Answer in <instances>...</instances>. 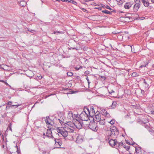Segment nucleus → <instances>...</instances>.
I'll use <instances>...</instances> for the list:
<instances>
[{"label": "nucleus", "mask_w": 154, "mask_h": 154, "mask_svg": "<svg viewBox=\"0 0 154 154\" xmlns=\"http://www.w3.org/2000/svg\"><path fill=\"white\" fill-rule=\"evenodd\" d=\"M119 131L116 127L115 126H111L109 130L106 131V134L109 136H116L119 134Z\"/></svg>", "instance_id": "obj_1"}, {"label": "nucleus", "mask_w": 154, "mask_h": 154, "mask_svg": "<svg viewBox=\"0 0 154 154\" xmlns=\"http://www.w3.org/2000/svg\"><path fill=\"white\" fill-rule=\"evenodd\" d=\"M88 112L84 111L82 112L79 115V118L82 121H88L89 117Z\"/></svg>", "instance_id": "obj_2"}, {"label": "nucleus", "mask_w": 154, "mask_h": 154, "mask_svg": "<svg viewBox=\"0 0 154 154\" xmlns=\"http://www.w3.org/2000/svg\"><path fill=\"white\" fill-rule=\"evenodd\" d=\"M86 128H89L90 129L92 130L96 131L97 130V128L96 123L94 122H91L90 123L86 124Z\"/></svg>", "instance_id": "obj_3"}, {"label": "nucleus", "mask_w": 154, "mask_h": 154, "mask_svg": "<svg viewBox=\"0 0 154 154\" xmlns=\"http://www.w3.org/2000/svg\"><path fill=\"white\" fill-rule=\"evenodd\" d=\"M57 131L59 135H62L63 137H66L68 135L64 128L63 129H62L59 128H57Z\"/></svg>", "instance_id": "obj_4"}, {"label": "nucleus", "mask_w": 154, "mask_h": 154, "mask_svg": "<svg viewBox=\"0 0 154 154\" xmlns=\"http://www.w3.org/2000/svg\"><path fill=\"white\" fill-rule=\"evenodd\" d=\"M152 81L150 79H147L143 80V85L145 89H147L150 86Z\"/></svg>", "instance_id": "obj_5"}, {"label": "nucleus", "mask_w": 154, "mask_h": 154, "mask_svg": "<svg viewBox=\"0 0 154 154\" xmlns=\"http://www.w3.org/2000/svg\"><path fill=\"white\" fill-rule=\"evenodd\" d=\"M45 121L46 124L48 125L52 126L54 124V122L52 120V117H51L49 116L46 117V119H45Z\"/></svg>", "instance_id": "obj_6"}, {"label": "nucleus", "mask_w": 154, "mask_h": 154, "mask_svg": "<svg viewBox=\"0 0 154 154\" xmlns=\"http://www.w3.org/2000/svg\"><path fill=\"white\" fill-rule=\"evenodd\" d=\"M137 2L134 5L133 7V12H137L140 6V2L139 0H136Z\"/></svg>", "instance_id": "obj_7"}, {"label": "nucleus", "mask_w": 154, "mask_h": 154, "mask_svg": "<svg viewBox=\"0 0 154 154\" xmlns=\"http://www.w3.org/2000/svg\"><path fill=\"white\" fill-rule=\"evenodd\" d=\"M86 109H87V112L89 116L93 117L94 116V114L95 112L93 106H91L90 110L88 108H86Z\"/></svg>", "instance_id": "obj_8"}, {"label": "nucleus", "mask_w": 154, "mask_h": 154, "mask_svg": "<svg viewBox=\"0 0 154 154\" xmlns=\"http://www.w3.org/2000/svg\"><path fill=\"white\" fill-rule=\"evenodd\" d=\"M55 143V145L56 148H60V146L62 144V141L58 139H54Z\"/></svg>", "instance_id": "obj_9"}, {"label": "nucleus", "mask_w": 154, "mask_h": 154, "mask_svg": "<svg viewBox=\"0 0 154 154\" xmlns=\"http://www.w3.org/2000/svg\"><path fill=\"white\" fill-rule=\"evenodd\" d=\"M48 128H50V129L47 130L46 136L50 138H53L54 137L52 135V131L51 129H52V128L49 127H48Z\"/></svg>", "instance_id": "obj_10"}, {"label": "nucleus", "mask_w": 154, "mask_h": 154, "mask_svg": "<svg viewBox=\"0 0 154 154\" xmlns=\"http://www.w3.org/2000/svg\"><path fill=\"white\" fill-rule=\"evenodd\" d=\"M116 139L113 140L112 139H110L109 141V145L111 146H113L116 145L117 146V144L116 143Z\"/></svg>", "instance_id": "obj_11"}, {"label": "nucleus", "mask_w": 154, "mask_h": 154, "mask_svg": "<svg viewBox=\"0 0 154 154\" xmlns=\"http://www.w3.org/2000/svg\"><path fill=\"white\" fill-rule=\"evenodd\" d=\"M68 134L69 133H73L74 132V130L73 128L71 126H70V127H65L64 128Z\"/></svg>", "instance_id": "obj_12"}, {"label": "nucleus", "mask_w": 154, "mask_h": 154, "mask_svg": "<svg viewBox=\"0 0 154 154\" xmlns=\"http://www.w3.org/2000/svg\"><path fill=\"white\" fill-rule=\"evenodd\" d=\"M78 125H75V126L78 129H81L82 127V126H84V127H86L85 126L86 125V124H85V123H81L79 122H78Z\"/></svg>", "instance_id": "obj_13"}, {"label": "nucleus", "mask_w": 154, "mask_h": 154, "mask_svg": "<svg viewBox=\"0 0 154 154\" xmlns=\"http://www.w3.org/2000/svg\"><path fill=\"white\" fill-rule=\"evenodd\" d=\"M141 1L145 7H148L149 6V3L148 0H141Z\"/></svg>", "instance_id": "obj_14"}, {"label": "nucleus", "mask_w": 154, "mask_h": 154, "mask_svg": "<svg viewBox=\"0 0 154 154\" xmlns=\"http://www.w3.org/2000/svg\"><path fill=\"white\" fill-rule=\"evenodd\" d=\"M132 4L130 2H127L124 5V7L126 9H128L131 7Z\"/></svg>", "instance_id": "obj_15"}, {"label": "nucleus", "mask_w": 154, "mask_h": 154, "mask_svg": "<svg viewBox=\"0 0 154 154\" xmlns=\"http://www.w3.org/2000/svg\"><path fill=\"white\" fill-rule=\"evenodd\" d=\"M103 113L102 115L105 116H107L108 117H109V114L107 112V111H106L105 109H104L103 110H102Z\"/></svg>", "instance_id": "obj_16"}, {"label": "nucleus", "mask_w": 154, "mask_h": 154, "mask_svg": "<svg viewBox=\"0 0 154 154\" xmlns=\"http://www.w3.org/2000/svg\"><path fill=\"white\" fill-rule=\"evenodd\" d=\"M135 151L137 154H140L141 153V149L140 147H136L135 148Z\"/></svg>", "instance_id": "obj_17"}, {"label": "nucleus", "mask_w": 154, "mask_h": 154, "mask_svg": "<svg viewBox=\"0 0 154 154\" xmlns=\"http://www.w3.org/2000/svg\"><path fill=\"white\" fill-rule=\"evenodd\" d=\"M19 4L20 6L23 7L26 5V3L24 1H22L19 2Z\"/></svg>", "instance_id": "obj_18"}, {"label": "nucleus", "mask_w": 154, "mask_h": 154, "mask_svg": "<svg viewBox=\"0 0 154 154\" xmlns=\"http://www.w3.org/2000/svg\"><path fill=\"white\" fill-rule=\"evenodd\" d=\"M117 105V102L116 101H113L112 102L111 108V109H113L116 108Z\"/></svg>", "instance_id": "obj_19"}, {"label": "nucleus", "mask_w": 154, "mask_h": 154, "mask_svg": "<svg viewBox=\"0 0 154 154\" xmlns=\"http://www.w3.org/2000/svg\"><path fill=\"white\" fill-rule=\"evenodd\" d=\"M100 116V115L95 116V117L96 119V121H100L101 119Z\"/></svg>", "instance_id": "obj_20"}, {"label": "nucleus", "mask_w": 154, "mask_h": 154, "mask_svg": "<svg viewBox=\"0 0 154 154\" xmlns=\"http://www.w3.org/2000/svg\"><path fill=\"white\" fill-rule=\"evenodd\" d=\"M104 120V119L101 120L100 119V121H98L99 122V124L101 125H104L105 123Z\"/></svg>", "instance_id": "obj_21"}, {"label": "nucleus", "mask_w": 154, "mask_h": 154, "mask_svg": "<svg viewBox=\"0 0 154 154\" xmlns=\"http://www.w3.org/2000/svg\"><path fill=\"white\" fill-rule=\"evenodd\" d=\"M116 143L117 144V146H118L119 147L122 146L123 144V143L122 142H116Z\"/></svg>", "instance_id": "obj_22"}, {"label": "nucleus", "mask_w": 154, "mask_h": 154, "mask_svg": "<svg viewBox=\"0 0 154 154\" xmlns=\"http://www.w3.org/2000/svg\"><path fill=\"white\" fill-rule=\"evenodd\" d=\"M71 125H72V122H67V123H66V127H70V126H71Z\"/></svg>", "instance_id": "obj_23"}, {"label": "nucleus", "mask_w": 154, "mask_h": 154, "mask_svg": "<svg viewBox=\"0 0 154 154\" xmlns=\"http://www.w3.org/2000/svg\"><path fill=\"white\" fill-rule=\"evenodd\" d=\"M139 75L136 72H134L132 73L131 76L133 77H136L138 76Z\"/></svg>", "instance_id": "obj_24"}, {"label": "nucleus", "mask_w": 154, "mask_h": 154, "mask_svg": "<svg viewBox=\"0 0 154 154\" xmlns=\"http://www.w3.org/2000/svg\"><path fill=\"white\" fill-rule=\"evenodd\" d=\"M102 12L103 13H105V14H111L112 12H110L109 11L106 10H104L102 11Z\"/></svg>", "instance_id": "obj_25"}, {"label": "nucleus", "mask_w": 154, "mask_h": 154, "mask_svg": "<svg viewBox=\"0 0 154 154\" xmlns=\"http://www.w3.org/2000/svg\"><path fill=\"white\" fill-rule=\"evenodd\" d=\"M82 141V140L81 139H79L78 137H77L76 140V142L77 143H80Z\"/></svg>", "instance_id": "obj_26"}, {"label": "nucleus", "mask_w": 154, "mask_h": 154, "mask_svg": "<svg viewBox=\"0 0 154 154\" xmlns=\"http://www.w3.org/2000/svg\"><path fill=\"white\" fill-rule=\"evenodd\" d=\"M68 114L69 116V117L70 118H71V117H72V118L73 117V113L72 111H69L68 112Z\"/></svg>", "instance_id": "obj_27"}, {"label": "nucleus", "mask_w": 154, "mask_h": 154, "mask_svg": "<svg viewBox=\"0 0 154 154\" xmlns=\"http://www.w3.org/2000/svg\"><path fill=\"white\" fill-rule=\"evenodd\" d=\"M149 62H146V63H145L144 64L141 65L140 66V68H142L143 67H145L148 64V63Z\"/></svg>", "instance_id": "obj_28"}, {"label": "nucleus", "mask_w": 154, "mask_h": 154, "mask_svg": "<svg viewBox=\"0 0 154 154\" xmlns=\"http://www.w3.org/2000/svg\"><path fill=\"white\" fill-rule=\"evenodd\" d=\"M130 146H126L124 145V147L127 150H129L130 149Z\"/></svg>", "instance_id": "obj_29"}, {"label": "nucleus", "mask_w": 154, "mask_h": 154, "mask_svg": "<svg viewBox=\"0 0 154 154\" xmlns=\"http://www.w3.org/2000/svg\"><path fill=\"white\" fill-rule=\"evenodd\" d=\"M115 120L114 119H112L110 122H108L111 125H113L115 123Z\"/></svg>", "instance_id": "obj_30"}, {"label": "nucleus", "mask_w": 154, "mask_h": 154, "mask_svg": "<svg viewBox=\"0 0 154 154\" xmlns=\"http://www.w3.org/2000/svg\"><path fill=\"white\" fill-rule=\"evenodd\" d=\"M67 75L69 76H71L73 75V73L71 72H68L67 73Z\"/></svg>", "instance_id": "obj_31"}, {"label": "nucleus", "mask_w": 154, "mask_h": 154, "mask_svg": "<svg viewBox=\"0 0 154 154\" xmlns=\"http://www.w3.org/2000/svg\"><path fill=\"white\" fill-rule=\"evenodd\" d=\"M63 32L62 31H54L53 32L54 34H61Z\"/></svg>", "instance_id": "obj_32"}, {"label": "nucleus", "mask_w": 154, "mask_h": 154, "mask_svg": "<svg viewBox=\"0 0 154 154\" xmlns=\"http://www.w3.org/2000/svg\"><path fill=\"white\" fill-rule=\"evenodd\" d=\"M72 2H70L72 3L74 5H77V3L75 1H74L73 0H72Z\"/></svg>", "instance_id": "obj_33"}, {"label": "nucleus", "mask_w": 154, "mask_h": 154, "mask_svg": "<svg viewBox=\"0 0 154 154\" xmlns=\"http://www.w3.org/2000/svg\"><path fill=\"white\" fill-rule=\"evenodd\" d=\"M99 115H100L99 112L98 111H97L96 112H95L94 114V116H96Z\"/></svg>", "instance_id": "obj_34"}, {"label": "nucleus", "mask_w": 154, "mask_h": 154, "mask_svg": "<svg viewBox=\"0 0 154 154\" xmlns=\"http://www.w3.org/2000/svg\"><path fill=\"white\" fill-rule=\"evenodd\" d=\"M21 104H16V105H12V106H16V107H18L19 106H21Z\"/></svg>", "instance_id": "obj_35"}, {"label": "nucleus", "mask_w": 154, "mask_h": 154, "mask_svg": "<svg viewBox=\"0 0 154 154\" xmlns=\"http://www.w3.org/2000/svg\"><path fill=\"white\" fill-rule=\"evenodd\" d=\"M68 49H69V50L76 49V50H77L78 49L77 48H75V47H74V48L71 47V48H68Z\"/></svg>", "instance_id": "obj_36"}, {"label": "nucleus", "mask_w": 154, "mask_h": 154, "mask_svg": "<svg viewBox=\"0 0 154 154\" xmlns=\"http://www.w3.org/2000/svg\"><path fill=\"white\" fill-rule=\"evenodd\" d=\"M12 102L11 101H9L8 103L7 104L8 105H11L12 104Z\"/></svg>", "instance_id": "obj_37"}, {"label": "nucleus", "mask_w": 154, "mask_h": 154, "mask_svg": "<svg viewBox=\"0 0 154 154\" xmlns=\"http://www.w3.org/2000/svg\"><path fill=\"white\" fill-rule=\"evenodd\" d=\"M72 0H65V2H72Z\"/></svg>", "instance_id": "obj_38"}, {"label": "nucleus", "mask_w": 154, "mask_h": 154, "mask_svg": "<svg viewBox=\"0 0 154 154\" xmlns=\"http://www.w3.org/2000/svg\"><path fill=\"white\" fill-rule=\"evenodd\" d=\"M82 68V66H80V67L79 68H77V67L75 69H76V70H79L80 68Z\"/></svg>", "instance_id": "obj_39"}, {"label": "nucleus", "mask_w": 154, "mask_h": 154, "mask_svg": "<svg viewBox=\"0 0 154 154\" xmlns=\"http://www.w3.org/2000/svg\"><path fill=\"white\" fill-rule=\"evenodd\" d=\"M106 8L109 9H111V8H110V7L109 6H107L106 7Z\"/></svg>", "instance_id": "obj_40"}, {"label": "nucleus", "mask_w": 154, "mask_h": 154, "mask_svg": "<svg viewBox=\"0 0 154 154\" xmlns=\"http://www.w3.org/2000/svg\"><path fill=\"white\" fill-rule=\"evenodd\" d=\"M58 120H59L60 123V124H62V123H63L62 121L60 119H59Z\"/></svg>", "instance_id": "obj_41"}, {"label": "nucleus", "mask_w": 154, "mask_h": 154, "mask_svg": "<svg viewBox=\"0 0 154 154\" xmlns=\"http://www.w3.org/2000/svg\"><path fill=\"white\" fill-rule=\"evenodd\" d=\"M10 106H6V110H7L9 109L10 108Z\"/></svg>", "instance_id": "obj_42"}, {"label": "nucleus", "mask_w": 154, "mask_h": 154, "mask_svg": "<svg viewBox=\"0 0 154 154\" xmlns=\"http://www.w3.org/2000/svg\"><path fill=\"white\" fill-rule=\"evenodd\" d=\"M112 92H114L113 90H111L110 91H109V93L111 94Z\"/></svg>", "instance_id": "obj_43"}, {"label": "nucleus", "mask_w": 154, "mask_h": 154, "mask_svg": "<svg viewBox=\"0 0 154 154\" xmlns=\"http://www.w3.org/2000/svg\"><path fill=\"white\" fill-rule=\"evenodd\" d=\"M76 92H77V91H72L71 93L72 94H74V93H76Z\"/></svg>", "instance_id": "obj_44"}, {"label": "nucleus", "mask_w": 154, "mask_h": 154, "mask_svg": "<svg viewBox=\"0 0 154 154\" xmlns=\"http://www.w3.org/2000/svg\"><path fill=\"white\" fill-rule=\"evenodd\" d=\"M151 114H154V111H151Z\"/></svg>", "instance_id": "obj_45"}, {"label": "nucleus", "mask_w": 154, "mask_h": 154, "mask_svg": "<svg viewBox=\"0 0 154 154\" xmlns=\"http://www.w3.org/2000/svg\"><path fill=\"white\" fill-rule=\"evenodd\" d=\"M17 152L18 153H19L20 152V151H19L18 149V148L17 149Z\"/></svg>", "instance_id": "obj_46"}, {"label": "nucleus", "mask_w": 154, "mask_h": 154, "mask_svg": "<svg viewBox=\"0 0 154 154\" xmlns=\"http://www.w3.org/2000/svg\"><path fill=\"white\" fill-rule=\"evenodd\" d=\"M86 79L88 81L89 79H88V76L86 78Z\"/></svg>", "instance_id": "obj_47"}, {"label": "nucleus", "mask_w": 154, "mask_h": 154, "mask_svg": "<svg viewBox=\"0 0 154 154\" xmlns=\"http://www.w3.org/2000/svg\"><path fill=\"white\" fill-rule=\"evenodd\" d=\"M93 1V0H87L86 2H89V1Z\"/></svg>", "instance_id": "obj_48"}, {"label": "nucleus", "mask_w": 154, "mask_h": 154, "mask_svg": "<svg viewBox=\"0 0 154 154\" xmlns=\"http://www.w3.org/2000/svg\"><path fill=\"white\" fill-rule=\"evenodd\" d=\"M151 0V2L152 3H154V0Z\"/></svg>", "instance_id": "obj_49"}, {"label": "nucleus", "mask_w": 154, "mask_h": 154, "mask_svg": "<svg viewBox=\"0 0 154 154\" xmlns=\"http://www.w3.org/2000/svg\"><path fill=\"white\" fill-rule=\"evenodd\" d=\"M43 135L44 136H46V134H45V133H43Z\"/></svg>", "instance_id": "obj_50"}, {"label": "nucleus", "mask_w": 154, "mask_h": 154, "mask_svg": "<svg viewBox=\"0 0 154 154\" xmlns=\"http://www.w3.org/2000/svg\"><path fill=\"white\" fill-rule=\"evenodd\" d=\"M0 82H4V81L3 80H1L0 81Z\"/></svg>", "instance_id": "obj_51"}, {"label": "nucleus", "mask_w": 154, "mask_h": 154, "mask_svg": "<svg viewBox=\"0 0 154 154\" xmlns=\"http://www.w3.org/2000/svg\"><path fill=\"white\" fill-rule=\"evenodd\" d=\"M127 143H128V144H130V142H127Z\"/></svg>", "instance_id": "obj_52"}, {"label": "nucleus", "mask_w": 154, "mask_h": 154, "mask_svg": "<svg viewBox=\"0 0 154 154\" xmlns=\"http://www.w3.org/2000/svg\"><path fill=\"white\" fill-rule=\"evenodd\" d=\"M62 2H65V0H61Z\"/></svg>", "instance_id": "obj_53"}, {"label": "nucleus", "mask_w": 154, "mask_h": 154, "mask_svg": "<svg viewBox=\"0 0 154 154\" xmlns=\"http://www.w3.org/2000/svg\"><path fill=\"white\" fill-rule=\"evenodd\" d=\"M5 84H6V85H8V84L7 83V82H6V83H5Z\"/></svg>", "instance_id": "obj_54"}, {"label": "nucleus", "mask_w": 154, "mask_h": 154, "mask_svg": "<svg viewBox=\"0 0 154 154\" xmlns=\"http://www.w3.org/2000/svg\"><path fill=\"white\" fill-rule=\"evenodd\" d=\"M17 148V149H18V146H17V145L16 146H15Z\"/></svg>", "instance_id": "obj_55"}, {"label": "nucleus", "mask_w": 154, "mask_h": 154, "mask_svg": "<svg viewBox=\"0 0 154 154\" xmlns=\"http://www.w3.org/2000/svg\"><path fill=\"white\" fill-rule=\"evenodd\" d=\"M88 84H89L90 83V82H89V81H88Z\"/></svg>", "instance_id": "obj_56"}, {"label": "nucleus", "mask_w": 154, "mask_h": 154, "mask_svg": "<svg viewBox=\"0 0 154 154\" xmlns=\"http://www.w3.org/2000/svg\"><path fill=\"white\" fill-rule=\"evenodd\" d=\"M144 91L141 90V92H142H142H144Z\"/></svg>", "instance_id": "obj_57"}, {"label": "nucleus", "mask_w": 154, "mask_h": 154, "mask_svg": "<svg viewBox=\"0 0 154 154\" xmlns=\"http://www.w3.org/2000/svg\"><path fill=\"white\" fill-rule=\"evenodd\" d=\"M56 1H59L60 0H56Z\"/></svg>", "instance_id": "obj_58"}, {"label": "nucleus", "mask_w": 154, "mask_h": 154, "mask_svg": "<svg viewBox=\"0 0 154 154\" xmlns=\"http://www.w3.org/2000/svg\"><path fill=\"white\" fill-rule=\"evenodd\" d=\"M0 68H2L1 67V66H0Z\"/></svg>", "instance_id": "obj_59"}, {"label": "nucleus", "mask_w": 154, "mask_h": 154, "mask_svg": "<svg viewBox=\"0 0 154 154\" xmlns=\"http://www.w3.org/2000/svg\"><path fill=\"white\" fill-rule=\"evenodd\" d=\"M153 106H154V103H153Z\"/></svg>", "instance_id": "obj_60"}, {"label": "nucleus", "mask_w": 154, "mask_h": 154, "mask_svg": "<svg viewBox=\"0 0 154 154\" xmlns=\"http://www.w3.org/2000/svg\"><path fill=\"white\" fill-rule=\"evenodd\" d=\"M51 95H48V97H49V96H50Z\"/></svg>", "instance_id": "obj_61"}, {"label": "nucleus", "mask_w": 154, "mask_h": 154, "mask_svg": "<svg viewBox=\"0 0 154 154\" xmlns=\"http://www.w3.org/2000/svg\"><path fill=\"white\" fill-rule=\"evenodd\" d=\"M63 89H64V90H66V89H65V88H63Z\"/></svg>", "instance_id": "obj_62"}, {"label": "nucleus", "mask_w": 154, "mask_h": 154, "mask_svg": "<svg viewBox=\"0 0 154 154\" xmlns=\"http://www.w3.org/2000/svg\"><path fill=\"white\" fill-rule=\"evenodd\" d=\"M96 9H99V8H96Z\"/></svg>", "instance_id": "obj_63"}, {"label": "nucleus", "mask_w": 154, "mask_h": 154, "mask_svg": "<svg viewBox=\"0 0 154 154\" xmlns=\"http://www.w3.org/2000/svg\"><path fill=\"white\" fill-rule=\"evenodd\" d=\"M10 129L11 130V128H10Z\"/></svg>", "instance_id": "obj_64"}]
</instances>
